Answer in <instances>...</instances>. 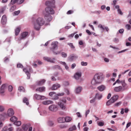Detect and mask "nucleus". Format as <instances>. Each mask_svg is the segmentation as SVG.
Wrapping results in <instances>:
<instances>
[{
  "label": "nucleus",
  "mask_w": 131,
  "mask_h": 131,
  "mask_svg": "<svg viewBox=\"0 0 131 131\" xmlns=\"http://www.w3.org/2000/svg\"><path fill=\"white\" fill-rule=\"evenodd\" d=\"M33 25L34 28L37 30H39L40 28V26H42L38 23H37L36 21L34 23Z\"/></svg>",
  "instance_id": "13"
},
{
  "label": "nucleus",
  "mask_w": 131,
  "mask_h": 131,
  "mask_svg": "<svg viewBox=\"0 0 131 131\" xmlns=\"http://www.w3.org/2000/svg\"><path fill=\"white\" fill-rule=\"evenodd\" d=\"M45 19L48 21H50L52 19V18L50 15L45 14Z\"/></svg>",
  "instance_id": "15"
},
{
  "label": "nucleus",
  "mask_w": 131,
  "mask_h": 131,
  "mask_svg": "<svg viewBox=\"0 0 131 131\" xmlns=\"http://www.w3.org/2000/svg\"><path fill=\"white\" fill-rule=\"evenodd\" d=\"M98 27L99 28H101V29L103 30H104V28L103 26L101 24H99V25H98Z\"/></svg>",
  "instance_id": "56"
},
{
  "label": "nucleus",
  "mask_w": 131,
  "mask_h": 131,
  "mask_svg": "<svg viewBox=\"0 0 131 131\" xmlns=\"http://www.w3.org/2000/svg\"><path fill=\"white\" fill-rule=\"evenodd\" d=\"M42 113L44 115H45L47 114V112L46 110H44L42 112Z\"/></svg>",
  "instance_id": "64"
},
{
  "label": "nucleus",
  "mask_w": 131,
  "mask_h": 131,
  "mask_svg": "<svg viewBox=\"0 0 131 131\" xmlns=\"http://www.w3.org/2000/svg\"><path fill=\"white\" fill-rule=\"evenodd\" d=\"M54 124V122L52 121H49L48 122V125L50 126H53Z\"/></svg>",
  "instance_id": "46"
},
{
  "label": "nucleus",
  "mask_w": 131,
  "mask_h": 131,
  "mask_svg": "<svg viewBox=\"0 0 131 131\" xmlns=\"http://www.w3.org/2000/svg\"><path fill=\"white\" fill-rule=\"evenodd\" d=\"M17 118L15 116H13L10 118V121L14 123L17 121Z\"/></svg>",
  "instance_id": "32"
},
{
  "label": "nucleus",
  "mask_w": 131,
  "mask_h": 131,
  "mask_svg": "<svg viewBox=\"0 0 131 131\" xmlns=\"http://www.w3.org/2000/svg\"><path fill=\"white\" fill-rule=\"evenodd\" d=\"M122 103V102L121 101L119 102L116 103L115 104V106H118L120 105Z\"/></svg>",
  "instance_id": "49"
},
{
  "label": "nucleus",
  "mask_w": 131,
  "mask_h": 131,
  "mask_svg": "<svg viewBox=\"0 0 131 131\" xmlns=\"http://www.w3.org/2000/svg\"><path fill=\"white\" fill-rule=\"evenodd\" d=\"M68 45L72 49H74L75 48V46H73V44L72 43H68Z\"/></svg>",
  "instance_id": "42"
},
{
  "label": "nucleus",
  "mask_w": 131,
  "mask_h": 131,
  "mask_svg": "<svg viewBox=\"0 0 131 131\" xmlns=\"http://www.w3.org/2000/svg\"><path fill=\"white\" fill-rule=\"evenodd\" d=\"M23 71L25 72L27 75V79H29L30 78V74L29 73V71L27 70L26 68H24L23 70Z\"/></svg>",
  "instance_id": "25"
},
{
  "label": "nucleus",
  "mask_w": 131,
  "mask_h": 131,
  "mask_svg": "<svg viewBox=\"0 0 131 131\" xmlns=\"http://www.w3.org/2000/svg\"><path fill=\"white\" fill-rule=\"evenodd\" d=\"M17 67L18 68H22L23 67V66L20 64H18L17 65Z\"/></svg>",
  "instance_id": "57"
},
{
  "label": "nucleus",
  "mask_w": 131,
  "mask_h": 131,
  "mask_svg": "<svg viewBox=\"0 0 131 131\" xmlns=\"http://www.w3.org/2000/svg\"><path fill=\"white\" fill-rule=\"evenodd\" d=\"M20 31V28L19 27H17L15 29V34L16 35H17L19 33Z\"/></svg>",
  "instance_id": "33"
},
{
  "label": "nucleus",
  "mask_w": 131,
  "mask_h": 131,
  "mask_svg": "<svg viewBox=\"0 0 131 131\" xmlns=\"http://www.w3.org/2000/svg\"><path fill=\"white\" fill-rule=\"evenodd\" d=\"M76 115L78 117H82L80 113L79 112H77L76 113Z\"/></svg>",
  "instance_id": "63"
},
{
  "label": "nucleus",
  "mask_w": 131,
  "mask_h": 131,
  "mask_svg": "<svg viewBox=\"0 0 131 131\" xmlns=\"http://www.w3.org/2000/svg\"><path fill=\"white\" fill-rule=\"evenodd\" d=\"M46 81V80L45 79H42L40 81H38L37 82V84L39 85H42Z\"/></svg>",
  "instance_id": "24"
},
{
  "label": "nucleus",
  "mask_w": 131,
  "mask_h": 131,
  "mask_svg": "<svg viewBox=\"0 0 131 131\" xmlns=\"http://www.w3.org/2000/svg\"><path fill=\"white\" fill-rule=\"evenodd\" d=\"M7 19L6 16L5 15H3L2 18L1 22L2 24H5L6 23Z\"/></svg>",
  "instance_id": "22"
},
{
  "label": "nucleus",
  "mask_w": 131,
  "mask_h": 131,
  "mask_svg": "<svg viewBox=\"0 0 131 131\" xmlns=\"http://www.w3.org/2000/svg\"><path fill=\"white\" fill-rule=\"evenodd\" d=\"M128 50V49H125L124 50H121V51H119L118 52V53H122V52H125L127 51Z\"/></svg>",
  "instance_id": "59"
},
{
  "label": "nucleus",
  "mask_w": 131,
  "mask_h": 131,
  "mask_svg": "<svg viewBox=\"0 0 131 131\" xmlns=\"http://www.w3.org/2000/svg\"><path fill=\"white\" fill-rule=\"evenodd\" d=\"M64 93L62 92L61 93H58L57 95L58 96H62L64 95Z\"/></svg>",
  "instance_id": "61"
},
{
  "label": "nucleus",
  "mask_w": 131,
  "mask_h": 131,
  "mask_svg": "<svg viewBox=\"0 0 131 131\" xmlns=\"http://www.w3.org/2000/svg\"><path fill=\"white\" fill-rule=\"evenodd\" d=\"M36 21L37 23H38L42 26L45 23L44 21L43 18L41 17L38 18L36 19Z\"/></svg>",
  "instance_id": "12"
},
{
  "label": "nucleus",
  "mask_w": 131,
  "mask_h": 131,
  "mask_svg": "<svg viewBox=\"0 0 131 131\" xmlns=\"http://www.w3.org/2000/svg\"><path fill=\"white\" fill-rule=\"evenodd\" d=\"M121 82L122 86V88L123 90L124 91L126 90L128 88V86L125 83V81L124 80L122 81Z\"/></svg>",
  "instance_id": "9"
},
{
  "label": "nucleus",
  "mask_w": 131,
  "mask_h": 131,
  "mask_svg": "<svg viewBox=\"0 0 131 131\" xmlns=\"http://www.w3.org/2000/svg\"><path fill=\"white\" fill-rule=\"evenodd\" d=\"M15 124L17 125V126H19L21 124V122L20 121H18L16 122H15L14 123Z\"/></svg>",
  "instance_id": "44"
},
{
  "label": "nucleus",
  "mask_w": 131,
  "mask_h": 131,
  "mask_svg": "<svg viewBox=\"0 0 131 131\" xmlns=\"http://www.w3.org/2000/svg\"><path fill=\"white\" fill-rule=\"evenodd\" d=\"M97 89L100 91L102 92L105 90L106 87L105 85H102L98 86Z\"/></svg>",
  "instance_id": "18"
},
{
  "label": "nucleus",
  "mask_w": 131,
  "mask_h": 131,
  "mask_svg": "<svg viewBox=\"0 0 131 131\" xmlns=\"http://www.w3.org/2000/svg\"><path fill=\"white\" fill-rule=\"evenodd\" d=\"M36 90L40 92H43L45 91V88L44 86L38 88L36 89Z\"/></svg>",
  "instance_id": "23"
},
{
  "label": "nucleus",
  "mask_w": 131,
  "mask_h": 131,
  "mask_svg": "<svg viewBox=\"0 0 131 131\" xmlns=\"http://www.w3.org/2000/svg\"><path fill=\"white\" fill-rule=\"evenodd\" d=\"M53 103V102L50 100H46L43 101L42 102V104L44 105H48Z\"/></svg>",
  "instance_id": "21"
},
{
  "label": "nucleus",
  "mask_w": 131,
  "mask_h": 131,
  "mask_svg": "<svg viewBox=\"0 0 131 131\" xmlns=\"http://www.w3.org/2000/svg\"><path fill=\"white\" fill-rule=\"evenodd\" d=\"M82 89V87L79 86L76 88L75 90V92L77 94H78L80 93Z\"/></svg>",
  "instance_id": "27"
},
{
  "label": "nucleus",
  "mask_w": 131,
  "mask_h": 131,
  "mask_svg": "<svg viewBox=\"0 0 131 131\" xmlns=\"http://www.w3.org/2000/svg\"><path fill=\"white\" fill-rule=\"evenodd\" d=\"M66 101L65 99L63 98L60 100V101L58 103V105L62 109L65 110L66 108V107L64 104L66 103Z\"/></svg>",
  "instance_id": "4"
},
{
  "label": "nucleus",
  "mask_w": 131,
  "mask_h": 131,
  "mask_svg": "<svg viewBox=\"0 0 131 131\" xmlns=\"http://www.w3.org/2000/svg\"><path fill=\"white\" fill-rule=\"evenodd\" d=\"M50 58L48 57H44L43 58L44 60L48 62Z\"/></svg>",
  "instance_id": "55"
},
{
  "label": "nucleus",
  "mask_w": 131,
  "mask_h": 131,
  "mask_svg": "<svg viewBox=\"0 0 131 131\" xmlns=\"http://www.w3.org/2000/svg\"><path fill=\"white\" fill-rule=\"evenodd\" d=\"M97 125L100 126H102L104 125V122L102 121L97 123Z\"/></svg>",
  "instance_id": "35"
},
{
  "label": "nucleus",
  "mask_w": 131,
  "mask_h": 131,
  "mask_svg": "<svg viewBox=\"0 0 131 131\" xmlns=\"http://www.w3.org/2000/svg\"><path fill=\"white\" fill-rule=\"evenodd\" d=\"M24 1V0H11L10 4L13 5L16 3L18 4H20L23 3Z\"/></svg>",
  "instance_id": "10"
},
{
  "label": "nucleus",
  "mask_w": 131,
  "mask_h": 131,
  "mask_svg": "<svg viewBox=\"0 0 131 131\" xmlns=\"http://www.w3.org/2000/svg\"><path fill=\"white\" fill-rule=\"evenodd\" d=\"M34 98L37 100H47L48 98L43 95H40L38 94H35L34 95Z\"/></svg>",
  "instance_id": "7"
},
{
  "label": "nucleus",
  "mask_w": 131,
  "mask_h": 131,
  "mask_svg": "<svg viewBox=\"0 0 131 131\" xmlns=\"http://www.w3.org/2000/svg\"><path fill=\"white\" fill-rule=\"evenodd\" d=\"M102 97V94H101L97 93L96 94L95 98L98 100L101 99Z\"/></svg>",
  "instance_id": "26"
},
{
  "label": "nucleus",
  "mask_w": 131,
  "mask_h": 131,
  "mask_svg": "<svg viewBox=\"0 0 131 131\" xmlns=\"http://www.w3.org/2000/svg\"><path fill=\"white\" fill-rule=\"evenodd\" d=\"M117 12L118 13L121 15L123 14V13L120 9H117Z\"/></svg>",
  "instance_id": "60"
},
{
  "label": "nucleus",
  "mask_w": 131,
  "mask_h": 131,
  "mask_svg": "<svg viewBox=\"0 0 131 131\" xmlns=\"http://www.w3.org/2000/svg\"><path fill=\"white\" fill-rule=\"evenodd\" d=\"M81 65L83 66H85L87 65V63L86 62L82 61L81 63Z\"/></svg>",
  "instance_id": "52"
},
{
  "label": "nucleus",
  "mask_w": 131,
  "mask_h": 131,
  "mask_svg": "<svg viewBox=\"0 0 131 131\" xmlns=\"http://www.w3.org/2000/svg\"><path fill=\"white\" fill-rule=\"evenodd\" d=\"M114 90L117 92L123 91L122 89V86H121L115 87L114 88Z\"/></svg>",
  "instance_id": "17"
},
{
  "label": "nucleus",
  "mask_w": 131,
  "mask_h": 131,
  "mask_svg": "<svg viewBox=\"0 0 131 131\" xmlns=\"http://www.w3.org/2000/svg\"><path fill=\"white\" fill-rule=\"evenodd\" d=\"M61 56L63 58H66L67 56V54L66 53L64 52L61 53Z\"/></svg>",
  "instance_id": "40"
},
{
  "label": "nucleus",
  "mask_w": 131,
  "mask_h": 131,
  "mask_svg": "<svg viewBox=\"0 0 131 131\" xmlns=\"http://www.w3.org/2000/svg\"><path fill=\"white\" fill-rule=\"evenodd\" d=\"M23 102L26 103V104L27 105H28L29 104V103L28 102V100L27 98L26 97L24 98L23 99Z\"/></svg>",
  "instance_id": "34"
},
{
  "label": "nucleus",
  "mask_w": 131,
  "mask_h": 131,
  "mask_svg": "<svg viewBox=\"0 0 131 131\" xmlns=\"http://www.w3.org/2000/svg\"><path fill=\"white\" fill-rule=\"evenodd\" d=\"M126 28L128 30H129L131 28V26L129 24H127L125 25Z\"/></svg>",
  "instance_id": "45"
},
{
  "label": "nucleus",
  "mask_w": 131,
  "mask_h": 131,
  "mask_svg": "<svg viewBox=\"0 0 131 131\" xmlns=\"http://www.w3.org/2000/svg\"><path fill=\"white\" fill-rule=\"evenodd\" d=\"M55 60V59L54 58H50L48 62L51 63H55L54 60Z\"/></svg>",
  "instance_id": "37"
},
{
  "label": "nucleus",
  "mask_w": 131,
  "mask_h": 131,
  "mask_svg": "<svg viewBox=\"0 0 131 131\" xmlns=\"http://www.w3.org/2000/svg\"><path fill=\"white\" fill-rule=\"evenodd\" d=\"M72 119L71 117L69 116H66L64 118V121L67 122H70Z\"/></svg>",
  "instance_id": "31"
},
{
  "label": "nucleus",
  "mask_w": 131,
  "mask_h": 131,
  "mask_svg": "<svg viewBox=\"0 0 131 131\" xmlns=\"http://www.w3.org/2000/svg\"><path fill=\"white\" fill-rule=\"evenodd\" d=\"M14 112L13 109L12 108H10L8 109L7 114L5 113H3L2 114H0V116H4L5 117L7 116L10 117L14 115Z\"/></svg>",
  "instance_id": "3"
},
{
  "label": "nucleus",
  "mask_w": 131,
  "mask_h": 131,
  "mask_svg": "<svg viewBox=\"0 0 131 131\" xmlns=\"http://www.w3.org/2000/svg\"><path fill=\"white\" fill-rule=\"evenodd\" d=\"M6 88V84H4L2 85L1 88V89H2L4 90H5V89Z\"/></svg>",
  "instance_id": "48"
},
{
  "label": "nucleus",
  "mask_w": 131,
  "mask_h": 131,
  "mask_svg": "<svg viewBox=\"0 0 131 131\" xmlns=\"http://www.w3.org/2000/svg\"><path fill=\"white\" fill-rule=\"evenodd\" d=\"M52 2V3L51 2L49 1H48L46 2V5L49 6L45 8V10L46 13V14L52 15L54 14V10L51 7L53 8L54 7L52 5L54 4V1H53Z\"/></svg>",
  "instance_id": "1"
},
{
  "label": "nucleus",
  "mask_w": 131,
  "mask_h": 131,
  "mask_svg": "<svg viewBox=\"0 0 131 131\" xmlns=\"http://www.w3.org/2000/svg\"><path fill=\"white\" fill-rule=\"evenodd\" d=\"M58 122L60 123H62L65 122L64 118L63 117H60L59 118L57 119Z\"/></svg>",
  "instance_id": "29"
},
{
  "label": "nucleus",
  "mask_w": 131,
  "mask_h": 131,
  "mask_svg": "<svg viewBox=\"0 0 131 131\" xmlns=\"http://www.w3.org/2000/svg\"><path fill=\"white\" fill-rule=\"evenodd\" d=\"M58 106L55 104L51 105L48 107V109L50 111L53 112H56L58 110Z\"/></svg>",
  "instance_id": "6"
},
{
  "label": "nucleus",
  "mask_w": 131,
  "mask_h": 131,
  "mask_svg": "<svg viewBox=\"0 0 131 131\" xmlns=\"http://www.w3.org/2000/svg\"><path fill=\"white\" fill-rule=\"evenodd\" d=\"M28 32H25L22 33L21 34V37L18 38V40H20L26 38L28 35Z\"/></svg>",
  "instance_id": "11"
},
{
  "label": "nucleus",
  "mask_w": 131,
  "mask_h": 131,
  "mask_svg": "<svg viewBox=\"0 0 131 131\" xmlns=\"http://www.w3.org/2000/svg\"><path fill=\"white\" fill-rule=\"evenodd\" d=\"M73 11L71 10H70L67 12V14L68 15L71 14L73 13Z\"/></svg>",
  "instance_id": "51"
},
{
  "label": "nucleus",
  "mask_w": 131,
  "mask_h": 131,
  "mask_svg": "<svg viewBox=\"0 0 131 131\" xmlns=\"http://www.w3.org/2000/svg\"><path fill=\"white\" fill-rule=\"evenodd\" d=\"M60 85L58 83L54 84L52 85L51 88L52 90H53L57 89L58 88L60 87Z\"/></svg>",
  "instance_id": "19"
},
{
  "label": "nucleus",
  "mask_w": 131,
  "mask_h": 131,
  "mask_svg": "<svg viewBox=\"0 0 131 131\" xmlns=\"http://www.w3.org/2000/svg\"><path fill=\"white\" fill-rule=\"evenodd\" d=\"M29 126V124H24L22 126V128L24 130L26 131L27 130Z\"/></svg>",
  "instance_id": "30"
},
{
  "label": "nucleus",
  "mask_w": 131,
  "mask_h": 131,
  "mask_svg": "<svg viewBox=\"0 0 131 131\" xmlns=\"http://www.w3.org/2000/svg\"><path fill=\"white\" fill-rule=\"evenodd\" d=\"M5 92V90L1 89V88L0 89V93L2 95H4V93Z\"/></svg>",
  "instance_id": "43"
},
{
  "label": "nucleus",
  "mask_w": 131,
  "mask_h": 131,
  "mask_svg": "<svg viewBox=\"0 0 131 131\" xmlns=\"http://www.w3.org/2000/svg\"><path fill=\"white\" fill-rule=\"evenodd\" d=\"M55 94V92H51L49 93V95L51 96H53V95Z\"/></svg>",
  "instance_id": "62"
},
{
  "label": "nucleus",
  "mask_w": 131,
  "mask_h": 131,
  "mask_svg": "<svg viewBox=\"0 0 131 131\" xmlns=\"http://www.w3.org/2000/svg\"><path fill=\"white\" fill-rule=\"evenodd\" d=\"M13 87L12 85H9L8 87V90L9 91L11 92L13 90Z\"/></svg>",
  "instance_id": "53"
},
{
  "label": "nucleus",
  "mask_w": 131,
  "mask_h": 131,
  "mask_svg": "<svg viewBox=\"0 0 131 131\" xmlns=\"http://www.w3.org/2000/svg\"><path fill=\"white\" fill-rule=\"evenodd\" d=\"M13 129L12 127L8 128L7 126H5L3 128L2 131H12Z\"/></svg>",
  "instance_id": "20"
},
{
  "label": "nucleus",
  "mask_w": 131,
  "mask_h": 131,
  "mask_svg": "<svg viewBox=\"0 0 131 131\" xmlns=\"http://www.w3.org/2000/svg\"><path fill=\"white\" fill-rule=\"evenodd\" d=\"M81 76V73L80 72H78L74 74V77L77 80L79 79Z\"/></svg>",
  "instance_id": "14"
},
{
  "label": "nucleus",
  "mask_w": 131,
  "mask_h": 131,
  "mask_svg": "<svg viewBox=\"0 0 131 131\" xmlns=\"http://www.w3.org/2000/svg\"><path fill=\"white\" fill-rule=\"evenodd\" d=\"M16 8V6H12L10 8V11L12 12Z\"/></svg>",
  "instance_id": "47"
},
{
  "label": "nucleus",
  "mask_w": 131,
  "mask_h": 131,
  "mask_svg": "<svg viewBox=\"0 0 131 131\" xmlns=\"http://www.w3.org/2000/svg\"><path fill=\"white\" fill-rule=\"evenodd\" d=\"M76 129V127L75 125H74L69 128V131H73L75 130Z\"/></svg>",
  "instance_id": "36"
},
{
  "label": "nucleus",
  "mask_w": 131,
  "mask_h": 131,
  "mask_svg": "<svg viewBox=\"0 0 131 131\" xmlns=\"http://www.w3.org/2000/svg\"><path fill=\"white\" fill-rule=\"evenodd\" d=\"M91 85L90 86V88L92 89H95V88L96 85L97 84H99L98 82L93 78L91 81Z\"/></svg>",
  "instance_id": "8"
},
{
  "label": "nucleus",
  "mask_w": 131,
  "mask_h": 131,
  "mask_svg": "<svg viewBox=\"0 0 131 131\" xmlns=\"http://www.w3.org/2000/svg\"><path fill=\"white\" fill-rule=\"evenodd\" d=\"M18 90L20 92H24L25 91V89L23 86H20L19 87Z\"/></svg>",
  "instance_id": "38"
},
{
  "label": "nucleus",
  "mask_w": 131,
  "mask_h": 131,
  "mask_svg": "<svg viewBox=\"0 0 131 131\" xmlns=\"http://www.w3.org/2000/svg\"><path fill=\"white\" fill-rule=\"evenodd\" d=\"M58 43L57 41L53 42L52 43L51 45L53 49H54L57 47Z\"/></svg>",
  "instance_id": "28"
},
{
  "label": "nucleus",
  "mask_w": 131,
  "mask_h": 131,
  "mask_svg": "<svg viewBox=\"0 0 131 131\" xmlns=\"http://www.w3.org/2000/svg\"><path fill=\"white\" fill-rule=\"evenodd\" d=\"M53 68H58L59 69H61V68L58 65H56L53 67Z\"/></svg>",
  "instance_id": "58"
},
{
  "label": "nucleus",
  "mask_w": 131,
  "mask_h": 131,
  "mask_svg": "<svg viewBox=\"0 0 131 131\" xmlns=\"http://www.w3.org/2000/svg\"><path fill=\"white\" fill-rule=\"evenodd\" d=\"M78 57L77 55H71L68 57L69 60L71 61L76 59Z\"/></svg>",
  "instance_id": "16"
},
{
  "label": "nucleus",
  "mask_w": 131,
  "mask_h": 131,
  "mask_svg": "<svg viewBox=\"0 0 131 131\" xmlns=\"http://www.w3.org/2000/svg\"><path fill=\"white\" fill-rule=\"evenodd\" d=\"M20 10L15 11L14 13V15H18L20 13Z\"/></svg>",
  "instance_id": "50"
},
{
  "label": "nucleus",
  "mask_w": 131,
  "mask_h": 131,
  "mask_svg": "<svg viewBox=\"0 0 131 131\" xmlns=\"http://www.w3.org/2000/svg\"><path fill=\"white\" fill-rule=\"evenodd\" d=\"M5 110L4 106L3 105H0V112H3Z\"/></svg>",
  "instance_id": "39"
},
{
  "label": "nucleus",
  "mask_w": 131,
  "mask_h": 131,
  "mask_svg": "<svg viewBox=\"0 0 131 131\" xmlns=\"http://www.w3.org/2000/svg\"><path fill=\"white\" fill-rule=\"evenodd\" d=\"M118 96L115 95L112 97L111 99L108 100L106 103V105L109 106L116 101L118 99Z\"/></svg>",
  "instance_id": "2"
},
{
  "label": "nucleus",
  "mask_w": 131,
  "mask_h": 131,
  "mask_svg": "<svg viewBox=\"0 0 131 131\" xmlns=\"http://www.w3.org/2000/svg\"><path fill=\"white\" fill-rule=\"evenodd\" d=\"M60 79L59 77H58L57 79H56L54 77L52 76L51 77V80L53 81H56L57 79L58 80H59Z\"/></svg>",
  "instance_id": "41"
},
{
  "label": "nucleus",
  "mask_w": 131,
  "mask_h": 131,
  "mask_svg": "<svg viewBox=\"0 0 131 131\" xmlns=\"http://www.w3.org/2000/svg\"><path fill=\"white\" fill-rule=\"evenodd\" d=\"M102 75L101 73H98L95 75L93 78L100 83L101 82Z\"/></svg>",
  "instance_id": "5"
},
{
  "label": "nucleus",
  "mask_w": 131,
  "mask_h": 131,
  "mask_svg": "<svg viewBox=\"0 0 131 131\" xmlns=\"http://www.w3.org/2000/svg\"><path fill=\"white\" fill-rule=\"evenodd\" d=\"M60 127L62 128H66V126L64 124H61L59 126Z\"/></svg>",
  "instance_id": "54"
}]
</instances>
